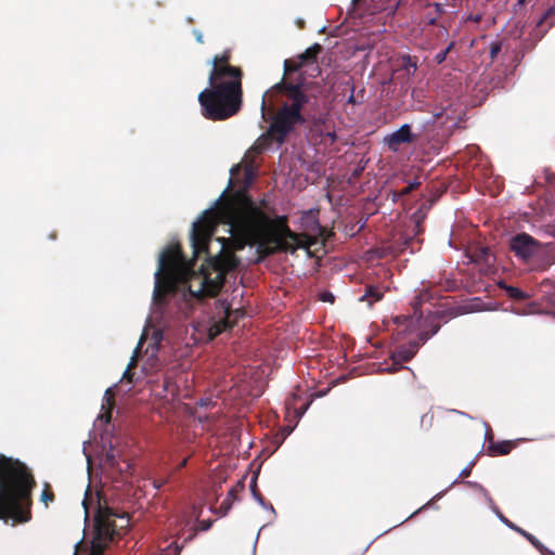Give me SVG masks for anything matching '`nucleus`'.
Instances as JSON below:
<instances>
[{
	"instance_id": "f257e3e1",
	"label": "nucleus",
	"mask_w": 555,
	"mask_h": 555,
	"mask_svg": "<svg viewBox=\"0 0 555 555\" xmlns=\"http://www.w3.org/2000/svg\"><path fill=\"white\" fill-rule=\"evenodd\" d=\"M232 179L216 203V208L206 210L202 218L193 223L191 242L194 255H207L206 264L201 267L202 287L204 295L216 296L225 282V275L236 269L240 263L234 251L243 248V243L231 238L218 237L220 249L211 256L208 245L219 223L228 224L230 233L248 236L256 245L260 257L274 254H294L299 248H309L315 240L306 233H296L288 227L287 216L270 218L261 207L257 206L247 189L243 188L229 193Z\"/></svg>"
},
{
	"instance_id": "f03ea898",
	"label": "nucleus",
	"mask_w": 555,
	"mask_h": 555,
	"mask_svg": "<svg viewBox=\"0 0 555 555\" xmlns=\"http://www.w3.org/2000/svg\"><path fill=\"white\" fill-rule=\"evenodd\" d=\"M301 67L302 62L298 60H285L282 79L262 99L261 111L270 115L266 137L278 144H283L298 126H302L306 121L302 111L313 98L308 92L306 78L301 74L293 77Z\"/></svg>"
},
{
	"instance_id": "7ed1b4c3",
	"label": "nucleus",
	"mask_w": 555,
	"mask_h": 555,
	"mask_svg": "<svg viewBox=\"0 0 555 555\" xmlns=\"http://www.w3.org/2000/svg\"><path fill=\"white\" fill-rule=\"evenodd\" d=\"M232 52L225 49L214 55L208 75L209 88L198 94L202 115L212 121L235 116L243 106V70L231 65Z\"/></svg>"
},
{
	"instance_id": "20e7f679",
	"label": "nucleus",
	"mask_w": 555,
	"mask_h": 555,
	"mask_svg": "<svg viewBox=\"0 0 555 555\" xmlns=\"http://www.w3.org/2000/svg\"><path fill=\"white\" fill-rule=\"evenodd\" d=\"M35 487L36 480L25 463L0 454V520H12V525L28 521Z\"/></svg>"
},
{
	"instance_id": "39448f33",
	"label": "nucleus",
	"mask_w": 555,
	"mask_h": 555,
	"mask_svg": "<svg viewBox=\"0 0 555 555\" xmlns=\"http://www.w3.org/2000/svg\"><path fill=\"white\" fill-rule=\"evenodd\" d=\"M192 266L186 261L179 244L168 246L160 254L153 292V301L157 307L166 304L167 295L177 292L179 284L186 283L195 275Z\"/></svg>"
},
{
	"instance_id": "423d86ee",
	"label": "nucleus",
	"mask_w": 555,
	"mask_h": 555,
	"mask_svg": "<svg viewBox=\"0 0 555 555\" xmlns=\"http://www.w3.org/2000/svg\"><path fill=\"white\" fill-rule=\"evenodd\" d=\"M94 538L92 540L91 552L89 555H103L107 544L113 541L115 535H121L129 527L130 519L126 513H118L104 502L96 494V505L94 506Z\"/></svg>"
},
{
	"instance_id": "0eeeda50",
	"label": "nucleus",
	"mask_w": 555,
	"mask_h": 555,
	"mask_svg": "<svg viewBox=\"0 0 555 555\" xmlns=\"http://www.w3.org/2000/svg\"><path fill=\"white\" fill-rule=\"evenodd\" d=\"M430 325H431L430 332L422 331L418 334L420 341H414V343L410 344L409 347L401 346L392 352V354H391L392 363L390 366H388L386 369V371L388 373H395L401 369H405L404 366H402V363L409 362L415 356L420 344H424L429 337L435 335L440 328V324H438V323L437 324L430 323Z\"/></svg>"
},
{
	"instance_id": "6e6552de",
	"label": "nucleus",
	"mask_w": 555,
	"mask_h": 555,
	"mask_svg": "<svg viewBox=\"0 0 555 555\" xmlns=\"http://www.w3.org/2000/svg\"><path fill=\"white\" fill-rule=\"evenodd\" d=\"M435 299H437L436 292H434L431 288L422 289L420 294L415 297L414 301L412 302L414 314L397 317L396 322L399 325H404L406 328H411L415 322V318L417 322L422 318V305L425 302H430Z\"/></svg>"
},
{
	"instance_id": "1a4fd4ad",
	"label": "nucleus",
	"mask_w": 555,
	"mask_h": 555,
	"mask_svg": "<svg viewBox=\"0 0 555 555\" xmlns=\"http://www.w3.org/2000/svg\"><path fill=\"white\" fill-rule=\"evenodd\" d=\"M540 248V243L527 233L516 234L511 240V250L522 259H530Z\"/></svg>"
},
{
	"instance_id": "9d476101",
	"label": "nucleus",
	"mask_w": 555,
	"mask_h": 555,
	"mask_svg": "<svg viewBox=\"0 0 555 555\" xmlns=\"http://www.w3.org/2000/svg\"><path fill=\"white\" fill-rule=\"evenodd\" d=\"M416 139L417 135L412 132L411 126L404 124L398 130L385 137L384 142L391 152H398L402 144H411Z\"/></svg>"
},
{
	"instance_id": "9b49d317",
	"label": "nucleus",
	"mask_w": 555,
	"mask_h": 555,
	"mask_svg": "<svg viewBox=\"0 0 555 555\" xmlns=\"http://www.w3.org/2000/svg\"><path fill=\"white\" fill-rule=\"evenodd\" d=\"M315 103H317V98L313 96L311 100V103L304 108L302 114H304V117L306 118V121L302 125H305L306 122L309 121L311 131L319 133V134H323V132L325 130H327V128H328L327 114H325V113L310 114V112H307V108L310 106H314Z\"/></svg>"
},
{
	"instance_id": "f8f14e48",
	"label": "nucleus",
	"mask_w": 555,
	"mask_h": 555,
	"mask_svg": "<svg viewBox=\"0 0 555 555\" xmlns=\"http://www.w3.org/2000/svg\"><path fill=\"white\" fill-rule=\"evenodd\" d=\"M353 5H365V11L369 14H375L380 11L388 10L389 8L392 11H396L398 1L397 0H352Z\"/></svg>"
},
{
	"instance_id": "ddd939ff",
	"label": "nucleus",
	"mask_w": 555,
	"mask_h": 555,
	"mask_svg": "<svg viewBox=\"0 0 555 555\" xmlns=\"http://www.w3.org/2000/svg\"><path fill=\"white\" fill-rule=\"evenodd\" d=\"M243 490V480L237 481V483L229 490L227 498L221 502L219 506L221 515H227V513L231 509L233 502L237 500V493L242 492Z\"/></svg>"
},
{
	"instance_id": "4468645a",
	"label": "nucleus",
	"mask_w": 555,
	"mask_h": 555,
	"mask_svg": "<svg viewBox=\"0 0 555 555\" xmlns=\"http://www.w3.org/2000/svg\"><path fill=\"white\" fill-rule=\"evenodd\" d=\"M515 446H516L515 442L511 441V440H505V441H500V442H495V441L491 440L490 443L488 444L487 452L491 456L506 455L512 451V449Z\"/></svg>"
},
{
	"instance_id": "2eb2a0df",
	"label": "nucleus",
	"mask_w": 555,
	"mask_h": 555,
	"mask_svg": "<svg viewBox=\"0 0 555 555\" xmlns=\"http://www.w3.org/2000/svg\"><path fill=\"white\" fill-rule=\"evenodd\" d=\"M384 292L379 286L366 285L364 294L360 297V301H366L369 307H372L374 302L382 300Z\"/></svg>"
},
{
	"instance_id": "dca6fc26",
	"label": "nucleus",
	"mask_w": 555,
	"mask_h": 555,
	"mask_svg": "<svg viewBox=\"0 0 555 555\" xmlns=\"http://www.w3.org/2000/svg\"><path fill=\"white\" fill-rule=\"evenodd\" d=\"M233 323L230 321V313H227V317H223L221 320L214 322L208 328V336L210 339H214L222 332L232 328Z\"/></svg>"
},
{
	"instance_id": "f3484780",
	"label": "nucleus",
	"mask_w": 555,
	"mask_h": 555,
	"mask_svg": "<svg viewBox=\"0 0 555 555\" xmlns=\"http://www.w3.org/2000/svg\"><path fill=\"white\" fill-rule=\"evenodd\" d=\"M322 51V46L319 43H314L309 47L304 53L298 55V61L302 62V66L306 64H312L317 62L318 55Z\"/></svg>"
},
{
	"instance_id": "a211bd4d",
	"label": "nucleus",
	"mask_w": 555,
	"mask_h": 555,
	"mask_svg": "<svg viewBox=\"0 0 555 555\" xmlns=\"http://www.w3.org/2000/svg\"><path fill=\"white\" fill-rule=\"evenodd\" d=\"M490 257L491 254L488 247H479L469 255L470 260L477 263H489Z\"/></svg>"
},
{
	"instance_id": "6ab92c4d",
	"label": "nucleus",
	"mask_w": 555,
	"mask_h": 555,
	"mask_svg": "<svg viewBox=\"0 0 555 555\" xmlns=\"http://www.w3.org/2000/svg\"><path fill=\"white\" fill-rule=\"evenodd\" d=\"M502 287L505 289L506 295L511 299H514L516 301H524L529 298V295L526 292H524L515 286L504 285Z\"/></svg>"
},
{
	"instance_id": "aec40b11",
	"label": "nucleus",
	"mask_w": 555,
	"mask_h": 555,
	"mask_svg": "<svg viewBox=\"0 0 555 555\" xmlns=\"http://www.w3.org/2000/svg\"><path fill=\"white\" fill-rule=\"evenodd\" d=\"M543 24H547L548 27H553L555 25V1L554 4L543 13L541 18L538 21L537 26H542Z\"/></svg>"
},
{
	"instance_id": "412c9836",
	"label": "nucleus",
	"mask_w": 555,
	"mask_h": 555,
	"mask_svg": "<svg viewBox=\"0 0 555 555\" xmlns=\"http://www.w3.org/2000/svg\"><path fill=\"white\" fill-rule=\"evenodd\" d=\"M162 387L163 391L159 393L160 397H166L168 393H170L172 397L177 395L178 387L172 378L165 377Z\"/></svg>"
},
{
	"instance_id": "4be33fe9",
	"label": "nucleus",
	"mask_w": 555,
	"mask_h": 555,
	"mask_svg": "<svg viewBox=\"0 0 555 555\" xmlns=\"http://www.w3.org/2000/svg\"><path fill=\"white\" fill-rule=\"evenodd\" d=\"M54 499L55 496L51 485L49 482H44L40 496L41 502L44 503L46 506H48L49 503H52L54 501Z\"/></svg>"
},
{
	"instance_id": "5701e85b",
	"label": "nucleus",
	"mask_w": 555,
	"mask_h": 555,
	"mask_svg": "<svg viewBox=\"0 0 555 555\" xmlns=\"http://www.w3.org/2000/svg\"><path fill=\"white\" fill-rule=\"evenodd\" d=\"M104 464L113 469H120L119 462L113 449L106 452L104 456Z\"/></svg>"
},
{
	"instance_id": "b1692460",
	"label": "nucleus",
	"mask_w": 555,
	"mask_h": 555,
	"mask_svg": "<svg viewBox=\"0 0 555 555\" xmlns=\"http://www.w3.org/2000/svg\"><path fill=\"white\" fill-rule=\"evenodd\" d=\"M479 487H480V488H481L486 493H488V492H487V491H486L481 486H479ZM487 496H488V501H489V503H490V506H491L492 511H493V512L495 513V515L500 518V520H501L504 525H506L507 527H508L509 525H512V521H511L508 518H506V517L502 514V512L499 509V507L494 504V502H493V500L491 499V496H489V494H487Z\"/></svg>"
},
{
	"instance_id": "393cba45",
	"label": "nucleus",
	"mask_w": 555,
	"mask_h": 555,
	"mask_svg": "<svg viewBox=\"0 0 555 555\" xmlns=\"http://www.w3.org/2000/svg\"><path fill=\"white\" fill-rule=\"evenodd\" d=\"M502 41L500 40H496V41H493L490 43V48H489V54H490V59H491V62H493L499 53L501 52L502 50Z\"/></svg>"
},
{
	"instance_id": "a878e982",
	"label": "nucleus",
	"mask_w": 555,
	"mask_h": 555,
	"mask_svg": "<svg viewBox=\"0 0 555 555\" xmlns=\"http://www.w3.org/2000/svg\"><path fill=\"white\" fill-rule=\"evenodd\" d=\"M257 476H254L251 482H250V491L254 495V498L261 504L264 505V499L263 495L260 493V491L257 488Z\"/></svg>"
},
{
	"instance_id": "bb28decb",
	"label": "nucleus",
	"mask_w": 555,
	"mask_h": 555,
	"mask_svg": "<svg viewBox=\"0 0 555 555\" xmlns=\"http://www.w3.org/2000/svg\"><path fill=\"white\" fill-rule=\"evenodd\" d=\"M519 534L522 535L527 541H529L535 548H542V544L533 534L529 533L524 529H521V532H519Z\"/></svg>"
},
{
	"instance_id": "cd10ccee",
	"label": "nucleus",
	"mask_w": 555,
	"mask_h": 555,
	"mask_svg": "<svg viewBox=\"0 0 555 555\" xmlns=\"http://www.w3.org/2000/svg\"><path fill=\"white\" fill-rule=\"evenodd\" d=\"M402 67L409 75L413 74L416 70V62L413 61L410 56H404Z\"/></svg>"
},
{
	"instance_id": "c85d7f7f",
	"label": "nucleus",
	"mask_w": 555,
	"mask_h": 555,
	"mask_svg": "<svg viewBox=\"0 0 555 555\" xmlns=\"http://www.w3.org/2000/svg\"><path fill=\"white\" fill-rule=\"evenodd\" d=\"M230 313V321L233 323V325L237 322L240 318L244 315V312L240 309L232 311L230 308L224 309V317H227V313Z\"/></svg>"
},
{
	"instance_id": "c756f323",
	"label": "nucleus",
	"mask_w": 555,
	"mask_h": 555,
	"mask_svg": "<svg viewBox=\"0 0 555 555\" xmlns=\"http://www.w3.org/2000/svg\"><path fill=\"white\" fill-rule=\"evenodd\" d=\"M105 399L109 406V410L114 406V393L111 388L105 391ZM111 418V411L107 412V421Z\"/></svg>"
},
{
	"instance_id": "7c9ffc66",
	"label": "nucleus",
	"mask_w": 555,
	"mask_h": 555,
	"mask_svg": "<svg viewBox=\"0 0 555 555\" xmlns=\"http://www.w3.org/2000/svg\"><path fill=\"white\" fill-rule=\"evenodd\" d=\"M139 352H140V347H137V349L134 350L133 356L131 357V359H130V361H129V363L127 365V369L133 370L137 366Z\"/></svg>"
},
{
	"instance_id": "2f4dec72",
	"label": "nucleus",
	"mask_w": 555,
	"mask_h": 555,
	"mask_svg": "<svg viewBox=\"0 0 555 555\" xmlns=\"http://www.w3.org/2000/svg\"><path fill=\"white\" fill-rule=\"evenodd\" d=\"M346 85H347V86H349V85H350V90H351V94H350V95H349V98L347 99V103H348V104H353V105H354V104H357V103H359V101L357 100L356 95L353 94V92H354V86H353V83H352L351 81H348Z\"/></svg>"
},
{
	"instance_id": "473e14b6",
	"label": "nucleus",
	"mask_w": 555,
	"mask_h": 555,
	"mask_svg": "<svg viewBox=\"0 0 555 555\" xmlns=\"http://www.w3.org/2000/svg\"><path fill=\"white\" fill-rule=\"evenodd\" d=\"M92 500H93V499H92V496L87 492V493H86V496H85V499H83V501H82V505H83V507H85V511H86V515H87V516H88V515H89V513H90V505H91V503H92Z\"/></svg>"
},
{
	"instance_id": "72a5a7b5",
	"label": "nucleus",
	"mask_w": 555,
	"mask_h": 555,
	"mask_svg": "<svg viewBox=\"0 0 555 555\" xmlns=\"http://www.w3.org/2000/svg\"><path fill=\"white\" fill-rule=\"evenodd\" d=\"M421 183L418 181H414L412 183H410L409 185H406L403 190H402V194L403 195H406V194H410L414 189L418 188Z\"/></svg>"
},
{
	"instance_id": "f704fd0d",
	"label": "nucleus",
	"mask_w": 555,
	"mask_h": 555,
	"mask_svg": "<svg viewBox=\"0 0 555 555\" xmlns=\"http://www.w3.org/2000/svg\"><path fill=\"white\" fill-rule=\"evenodd\" d=\"M473 466H474V462H472L467 467L463 468L459 475V478H461V479L467 478L472 473Z\"/></svg>"
},
{
	"instance_id": "c9c22d12",
	"label": "nucleus",
	"mask_w": 555,
	"mask_h": 555,
	"mask_svg": "<svg viewBox=\"0 0 555 555\" xmlns=\"http://www.w3.org/2000/svg\"><path fill=\"white\" fill-rule=\"evenodd\" d=\"M322 135L330 139L331 143H334L337 140V135H336L335 131H331L330 127L327 128V130H325L323 132Z\"/></svg>"
},
{
	"instance_id": "e433bc0d",
	"label": "nucleus",
	"mask_w": 555,
	"mask_h": 555,
	"mask_svg": "<svg viewBox=\"0 0 555 555\" xmlns=\"http://www.w3.org/2000/svg\"><path fill=\"white\" fill-rule=\"evenodd\" d=\"M320 298L322 301H325V302H332V304L334 302V295L330 292L322 293Z\"/></svg>"
},
{
	"instance_id": "4c0bfd02",
	"label": "nucleus",
	"mask_w": 555,
	"mask_h": 555,
	"mask_svg": "<svg viewBox=\"0 0 555 555\" xmlns=\"http://www.w3.org/2000/svg\"><path fill=\"white\" fill-rule=\"evenodd\" d=\"M133 372L132 370H129V369H126L124 374H122V379H126L128 383H133Z\"/></svg>"
},
{
	"instance_id": "58836bf2",
	"label": "nucleus",
	"mask_w": 555,
	"mask_h": 555,
	"mask_svg": "<svg viewBox=\"0 0 555 555\" xmlns=\"http://www.w3.org/2000/svg\"><path fill=\"white\" fill-rule=\"evenodd\" d=\"M181 547L182 546H179L177 543H172L170 544L168 547H167V552L168 554L170 553V551L172 550L173 551V554L172 555H179L180 554V551H181Z\"/></svg>"
},
{
	"instance_id": "ea45409f",
	"label": "nucleus",
	"mask_w": 555,
	"mask_h": 555,
	"mask_svg": "<svg viewBox=\"0 0 555 555\" xmlns=\"http://www.w3.org/2000/svg\"><path fill=\"white\" fill-rule=\"evenodd\" d=\"M450 48H447L444 51H441L436 55V60L438 63H442L446 60V55L449 52Z\"/></svg>"
},
{
	"instance_id": "a19ab883",
	"label": "nucleus",
	"mask_w": 555,
	"mask_h": 555,
	"mask_svg": "<svg viewBox=\"0 0 555 555\" xmlns=\"http://www.w3.org/2000/svg\"><path fill=\"white\" fill-rule=\"evenodd\" d=\"M244 173H245V180H246V183H250V181L253 180L254 178V173H253V170L250 168H245L244 169Z\"/></svg>"
},
{
	"instance_id": "79ce46f5",
	"label": "nucleus",
	"mask_w": 555,
	"mask_h": 555,
	"mask_svg": "<svg viewBox=\"0 0 555 555\" xmlns=\"http://www.w3.org/2000/svg\"><path fill=\"white\" fill-rule=\"evenodd\" d=\"M166 482H167V479H154L153 486L155 489H160Z\"/></svg>"
},
{
	"instance_id": "37998d69",
	"label": "nucleus",
	"mask_w": 555,
	"mask_h": 555,
	"mask_svg": "<svg viewBox=\"0 0 555 555\" xmlns=\"http://www.w3.org/2000/svg\"><path fill=\"white\" fill-rule=\"evenodd\" d=\"M508 528L514 530L517 533L521 532V529H522V528L518 527L517 525H515L513 521H512V525L508 526Z\"/></svg>"
},
{
	"instance_id": "c03bdc74",
	"label": "nucleus",
	"mask_w": 555,
	"mask_h": 555,
	"mask_svg": "<svg viewBox=\"0 0 555 555\" xmlns=\"http://www.w3.org/2000/svg\"><path fill=\"white\" fill-rule=\"evenodd\" d=\"M241 170V166L240 165H236L234 167H232L231 169V176H235L238 171Z\"/></svg>"
},
{
	"instance_id": "a18cd8bd",
	"label": "nucleus",
	"mask_w": 555,
	"mask_h": 555,
	"mask_svg": "<svg viewBox=\"0 0 555 555\" xmlns=\"http://www.w3.org/2000/svg\"><path fill=\"white\" fill-rule=\"evenodd\" d=\"M442 115H443V113H442V112H440V113H435V114H434V117H435L436 119H440V118L442 117Z\"/></svg>"
},
{
	"instance_id": "49530a36",
	"label": "nucleus",
	"mask_w": 555,
	"mask_h": 555,
	"mask_svg": "<svg viewBox=\"0 0 555 555\" xmlns=\"http://www.w3.org/2000/svg\"><path fill=\"white\" fill-rule=\"evenodd\" d=\"M210 527V522H206L202 525V530H207Z\"/></svg>"
},
{
	"instance_id": "de8ad7c7",
	"label": "nucleus",
	"mask_w": 555,
	"mask_h": 555,
	"mask_svg": "<svg viewBox=\"0 0 555 555\" xmlns=\"http://www.w3.org/2000/svg\"><path fill=\"white\" fill-rule=\"evenodd\" d=\"M186 463H188V459H184V460L180 463L179 468L184 467V466L186 465Z\"/></svg>"
},
{
	"instance_id": "09e8293b",
	"label": "nucleus",
	"mask_w": 555,
	"mask_h": 555,
	"mask_svg": "<svg viewBox=\"0 0 555 555\" xmlns=\"http://www.w3.org/2000/svg\"><path fill=\"white\" fill-rule=\"evenodd\" d=\"M196 39H197L198 42L203 43V35L202 34H198L196 36Z\"/></svg>"
},
{
	"instance_id": "8fccbe9b",
	"label": "nucleus",
	"mask_w": 555,
	"mask_h": 555,
	"mask_svg": "<svg viewBox=\"0 0 555 555\" xmlns=\"http://www.w3.org/2000/svg\"><path fill=\"white\" fill-rule=\"evenodd\" d=\"M527 2V0H517L518 5H524Z\"/></svg>"
},
{
	"instance_id": "3c124183",
	"label": "nucleus",
	"mask_w": 555,
	"mask_h": 555,
	"mask_svg": "<svg viewBox=\"0 0 555 555\" xmlns=\"http://www.w3.org/2000/svg\"><path fill=\"white\" fill-rule=\"evenodd\" d=\"M193 537H195V532H193V533L190 535L189 540H191Z\"/></svg>"
}]
</instances>
